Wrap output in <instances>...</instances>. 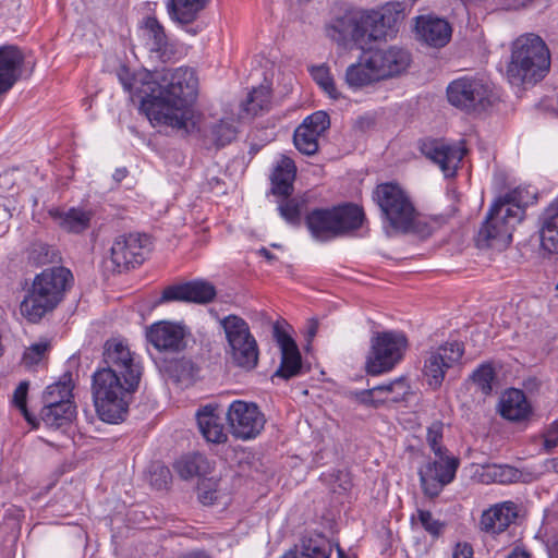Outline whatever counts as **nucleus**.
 Wrapping results in <instances>:
<instances>
[{
    "label": "nucleus",
    "instance_id": "nucleus-36",
    "mask_svg": "<svg viewBox=\"0 0 558 558\" xmlns=\"http://www.w3.org/2000/svg\"><path fill=\"white\" fill-rule=\"evenodd\" d=\"M271 101V92L268 86L260 85L247 95L241 107L246 116H257L260 111L268 110Z\"/></svg>",
    "mask_w": 558,
    "mask_h": 558
},
{
    "label": "nucleus",
    "instance_id": "nucleus-4",
    "mask_svg": "<svg viewBox=\"0 0 558 558\" xmlns=\"http://www.w3.org/2000/svg\"><path fill=\"white\" fill-rule=\"evenodd\" d=\"M73 276L68 268H47L37 275L21 303V313L31 323H38L62 301Z\"/></svg>",
    "mask_w": 558,
    "mask_h": 558
},
{
    "label": "nucleus",
    "instance_id": "nucleus-61",
    "mask_svg": "<svg viewBox=\"0 0 558 558\" xmlns=\"http://www.w3.org/2000/svg\"><path fill=\"white\" fill-rule=\"evenodd\" d=\"M508 558H530V555L525 551L514 550L512 554L508 556Z\"/></svg>",
    "mask_w": 558,
    "mask_h": 558
},
{
    "label": "nucleus",
    "instance_id": "nucleus-37",
    "mask_svg": "<svg viewBox=\"0 0 558 558\" xmlns=\"http://www.w3.org/2000/svg\"><path fill=\"white\" fill-rule=\"evenodd\" d=\"M72 385L70 376L64 375L63 378L46 388L43 400L44 404L54 405L65 402H72Z\"/></svg>",
    "mask_w": 558,
    "mask_h": 558
},
{
    "label": "nucleus",
    "instance_id": "nucleus-48",
    "mask_svg": "<svg viewBox=\"0 0 558 558\" xmlns=\"http://www.w3.org/2000/svg\"><path fill=\"white\" fill-rule=\"evenodd\" d=\"M27 391H28V383L27 381L20 383V385L16 387V389L13 392V403L22 412V414L27 420V422H29L31 424H34L35 418L29 414V412L26 408Z\"/></svg>",
    "mask_w": 558,
    "mask_h": 558
},
{
    "label": "nucleus",
    "instance_id": "nucleus-20",
    "mask_svg": "<svg viewBox=\"0 0 558 558\" xmlns=\"http://www.w3.org/2000/svg\"><path fill=\"white\" fill-rule=\"evenodd\" d=\"M519 507L507 500L498 502L484 510L478 522L482 532L497 535L505 532L518 518Z\"/></svg>",
    "mask_w": 558,
    "mask_h": 558
},
{
    "label": "nucleus",
    "instance_id": "nucleus-18",
    "mask_svg": "<svg viewBox=\"0 0 558 558\" xmlns=\"http://www.w3.org/2000/svg\"><path fill=\"white\" fill-rule=\"evenodd\" d=\"M216 294V288L209 281L193 280L167 287L162 291L157 304L173 301L207 304L215 299Z\"/></svg>",
    "mask_w": 558,
    "mask_h": 558
},
{
    "label": "nucleus",
    "instance_id": "nucleus-29",
    "mask_svg": "<svg viewBox=\"0 0 558 558\" xmlns=\"http://www.w3.org/2000/svg\"><path fill=\"white\" fill-rule=\"evenodd\" d=\"M209 0H169L168 13L174 22L190 24L194 22L199 12L204 10Z\"/></svg>",
    "mask_w": 558,
    "mask_h": 558
},
{
    "label": "nucleus",
    "instance_id": "nucleus-21",
    "mask_svg": "<svg viewBox=\"0 0 558 558\" xmlns=\"http://www.w3.org/2000/svg\"><path fill=\"white\" fill-rule=\"evenodd\" d=\"M275 338L280 347L281 362L272 377L289 380L302 371V357L295 341L278 326L274 329Z\"/></svg>",
    "mask_w": 558,
    "mask_h": 558
},
{
    "label": "nucleus",
    "instance_id": "nucleus-25",
    "mask_svg": "<svg viewBox=\"0 0 558 558\" xmlns=\"http://www.w3.org/2000/svg\"><path fill=\"white\" fill-rule=\"evenodd\" d=\"M498 412L507 421L522 423L530 420L533 409L522 390L511 388L502 393Z\"/></svg>",
    "mask_w": 558,
    "mask_h": 558
},
{
    "label": "nucleus",
    "instance_id": "nucleus-19",
    "mask_svg": "<svg viewBox=\"0 0 558 558\" xmlns=\"http://www.w3.org/2000/svg\"><path fill=\"white\" fill-rule=\"evenodd\" d=\"M423 154L437 163L446 177H452L465 155L466 150L462 143L450 145L441 141L425 143L422 147Z\"/></svg>",
    "mask_w": 558,
    "mask_h": 558
},
{
    "label": "nucleus",
    "instance_id": "nucleus-31",
    "mask_svg": "<svg viewBox=\"0 0 558 558\" xmlns=\"http://www.w3.org/2000/svg\"><path fill=\"white\" fill-rule=\"evenodd\" d=\"M484 475L499 484L527 483L532 480V474L523 472L508 464H490L485 466Z\"/></svg>",
    "mask_w": 558,
    "mask_h": 558
},
{
    "label": "nucleus",
    "instance_id": "nucleus-35",
    "mask_svg": "<svg viewBox=\"0 0 558 558\" xmlns=\"http://www.w3.org/2000/svg\"><path fill=\"white\" fill-rule=\"evenodd\" d=\"M235 136L236 129L232 122L228 120H219L204 131L205 140L217 147L230 144Z\"/></svg>",
    "mask_w": 558,
    "mask_h": 558
},
{
    "label": "nucleus",
    "instance_id": "nucleus-5",
    "mask_svg": "<svg viewBox=\"0 0 558 558\" xmlns=\"http://www.w3.org/2000/svg\"><path fill=\"white\" fill-rule=\"evenodd\" d=\"M138 386L130 387L122 377L102 368L93 375L92 392L96 412L101 421L119 423L123 421L130 402Z\"/></svg>",
    "mask_w": 558,
    "mask_h": 558
},
{
    "label": "nucleus",
    "instance_id": "nucleus-7",
    "mask_svg": "<svg viewBox=\"0 0 558 558\" xmlns=\"http://www.w3.org/2000/svg\"><path fill=\"white\" fill-rule=\"evenodd\" d=\"M364 218L361 207L344 204L327 209H314L306 216L305 223L312 236L324 242L360 229Z\"/></svg>",
    "mask_w": 558,
    "mask_h": 558
},
{
    "label": "nucleus",
    "instance_id": "nucleus-62",
    "mask_svg": "<svg viewBox=\"0 0 558 558\" xmlns=\"http://www.w3.org/2000/svg\"><path fill=\"white\" fill-rule=\"evenodd\" d=\"M182 558H208L205 553H191Z\"/></svg>",
    "mask_w": 558,
    "mask_h": 558
},
{
    "label": "nucleus",
    "instance_id": "nucleus-49",
    "mask_svg": "<svg viewBox=\"0 0 558 558\" xmlns=\"http://www.w3.org/2000/svg\"><path fill=\"white\" fill-rule=\"evenodd\" d=\"M442 439V423L434 422L427 429L426 440L435 454L446 453V448L440 445Z\"/></svg>",
    "mask_w": 558,
    "mask_h": 558
},
{
    "label": "nucleus",
    "instance_id": "nucleus-41",
    "mask_svg": "<svg viewBox=\"0 0 558 558\" xmlns=\"http://www.w3.org/2000/svg\"><path fill=\"white\" fill-rule=\"evenodd\" d=\"M280 197L281 199L278 201V211L280 216L290 225H300L302 202L295 197Z\"/></svg>",
    "mask_w": 558,
    "mask_h": 558
},
{
    "label": "nucleus",
    "instance_id": "nucleus-46",
    "mask_svg": "<svg viewBox=\"0 0 558 558\" xmlns=\"http://www.w3.org/2000/svg\"><path fill=\"white\" fill-rule=\"evenodd\" d=\"M302 124H307L310 132L320 137L330 126L329 116L324 111H316L308 116Z\"/></svg>",
    "mask_w": 558,
    "mask_h": 558
},
{
    "label": "nucleus",
    "instance_id": "nucleus-2",
    "mask_svg": "<svg viewBox=\"0 0 558 558\" xmlns=\"http://www.w3.org/2000/svg\"><path fill=\"white\" fill-rule=\"evenodd\" d=\"M403 10L400 2H387L376 10L343 9L326 25V34L338 45L364 48L392 32Z\"/></svg>",
    "mask_w": 558,
    "mask_h": 558
},
{
    "label": "nucleus",
    "instance_id": "nucleus-33",
    "mask_svg": "<svg viewBox=\"0 0 558 558\" xmlns=\"http://www.w3.org/2000/svg\"><path fill=\"white\" fill-rule=\"evenodd\" d=\"M75 414V408L72 402H65L62 404L44 405L41 409V420L48 426L52 428H59L69 424Z\"/></svg>",
    "mask_w": 558,
    "mask_h": 558
},
{
    "label": "nucleus",
    "instance_id": "nucleus-14",
    "mask_svg": "<svg viewBox=\"0 0 558 558\" xmlns=\"http://www.w3.org/2000/svg\"><path fill=\"white\" fill-rule=\"evenodd\" d=\"M149 244L146 234L129 233L116 238L110 250L111 270L122 272L141 265Z\"/></svg>",
    "mask_w": 558,
    "mask_h": 558
},
{
    "label": "nucleus",
    "instance_id": "nucleus-30",
    "mask_svg": "<svg viewBox=\"0 0 558 558\" xmlns=\"http://www.w3.org/2000/svg\"><path fill=\"white\" fill-rule=\"evenodd\" d=\"M50 215L58 225L68 232L80 233L89 227L92 215L89 211L71 208L63 213L51 210Z\"/></svg>",
    "mask_w": 558,
    "mask_h": 558
},
{
    "label": "nucleus",
    "instance_id": "nucleus-40",
    "mask_svg": "<svg viewBox=\"0 0 558 558\" xmlns=\"http://www.w3.org/2000/svg\"><path fill=\"white\" fill-rule=\"evenodd\" d=\"M147 45L150 51L162 52L167 46V37L163 27L156 17H148L145 23Z\"/></svg>",
    "mask_w": 558,
    "mask_h": 558
},
{
    "label": "nucleus",
    "instance_id": "nucleus-26",
    "mask_svg": "<svg viewBox=\"0 0 558 558\" xmlns=\"http://www.w3.org/2000/svg\"><path fill=\"white\" fill-rule=\"evenodd\" d=\"M218 407L207 404L196 412L197 426L203 437L213 444H223L228 440Z\"/></svg>",
    "mask_w": 558,
    "mask_h": 558
},
{
    "label": "nucleus",
    "instance_id": "nucleus-32",
    "mask_svg": "<svg viewBox=\"0 0 558 558\" xmlns=\"http://www.w3.org/2000/svg\"><path fill=\"white\" fill-rule=\"evenodd\" d=\"M210 469L208 459L201 453L182 457L174 463V470L183 480L204 476L210 472Z\"/></svg>",
    "mask_w": 558,
    "mask_h": 558
},
{
    "label": "nucleus",
    "instance_id": "nucleus-60",
    "mask_svg": "<svg viewBox=\"0 0 558 558\" xmlns=\"http://www.w3.org/2000/svg\"><path fill=\"white\" fill-rule=\"evenodd\" d=\"M259 255L264 256L267 260L271 262L274 260L276 257L272 253H270L267 248L265 247H262L259 251H258Z\"/></svg>",
    "mask_w": 558,
    "mask_h": 558
},
{
    "label": "nucleus",
    "instance_id": "nucleus-51",
    "mask_svg": "<svg viewBox=\"0 0 558 558\" xmlns=\"http://www.w3.org/2000/svg\"><path fill=\"white\" fill-rule=\"evenodd\" d=\"M544 450L551 452L558 446V418L547 426L543 433Z\"/></svg>",
    "mask_w": 558,
    "mask_h": 558
},
{
    "label": "nucleus",
    "instance_id": "nucleus-24",
    "mask_svg": "<svg viewBox=\"0 0 558 558\" xmlns=\"http://www.w3.org/2000/svg\"><path fill=\"white\" fill-rule=\"evenodd\" d=\"M23 63L24 54L17 47H0V94L8 93L20 80Z\"/></svg>",
    "mask_w": 558,
    "mask_h": 558
},
{
    "label": "nucleus",
    "instance_id": "nucleus-17",
    "mask_svg": "<svg viewBox=\"0 0 558 558\" xmlns=\"http://www.w3.org/2000/svg\"><path fill=\"white\" fill-rule=\"evenodd\" d=\"M464 347L461 342H446L430 350L425 359L423 373L433 389L441 386L447 371L462 357Z\"/></svg>",
    "mask_w": 558,
    "mask_h": 558
},
{
    "label": "nucleus",
    "instance_id": "nucleus-3",
    "mask_svg": "<svg viewBox=\"0 0 558 558\" xmlns=\"http://www.w3.org/2000/svg\"><path fill=\"white\" fill-rule=\"evenodd\" d=\"M523 191L514 189L500 195L492 205L476 236L480 248L505 250L512 241L515 227L524 219Z\"/></svg>",
    "mask_w": 558,
    "mask_h": 558
},
{
    "label": "nucleus",
    "instance_id": "nucleus-43",
    "mask_svg": "<svg viewBox=\"0 0 558 558\" xmlns=\"http://www.w3.org/2000/svg\"><path fill=\"white\" fill-rule=\"evenodd\" d=\"M312 76L314 81L333 99H338L340 97V93H338L335 82L330 76L329 70L326 66H316L312 70Z\"/></svg>",
    "mask_w": 558,
    "mask_h": 558
},
{
    "label": "nucleus",
    "instance_id": "nucleus-28",
    "mask_svg": "<svg viewBox=\"0 0 558 558\" xmlns=\"http://www.w3.org/2000/svg\"><path fill=\"white\" fill-rule=\"evenodd\" d=\"M296 166L288 156H281L271 173V192L277 196H290L293 192V182Z\"/></svg>",
    "mask_w": 558,
    "mask_h": 558
},
{
    "label": "nucleus",
    "instance_id": "nucleus-6",
    "mask_svg": "<svg viewBox=\"0 0 558 558\" xmlns=\"http://www.w3.org/2000/svg\"><path fill=\"white\" fill-rule=\"evenodd\" d=\"M550 69V53L544 40L533 34L514 41L508 76L513 84H535Z\"/></svg>",
    "mask_w": 558,
    "mask_h": 558
},
{
    "label": "nucleus",
    "instance_id": "nucleus-22",
    "mask_svg": "<svg viewBox=\"0 0 558 558\" xmlns=\"http://www.w3.org/2000/svg\"><path fill=\"white\" fill-rule=\"evenodd\" d=\"M415 31L420 41L434 48L446 46L452 35L449 22L432 15L417 16Z\"/></svg>",
    "mask_w": 558,
    "mask_h": 558
},
{
    "label": "nucleus",
    "instance_id": "nucleus-57",
    "mask_svg": "<svg viewBox=\"0 0 558 558\" xmlns=\"http://www.w3.org/2000/svg\"><path fill=\"white\" fill-rule=\"evenodd\" d=\"M216 495L215 493H209V492H202L199 493V500L204 504V505H210L213 504V501L216 499Z\"/></svg>",
    "mask_w": 558,
    "mask_h": 558
},
{
    "label": "nucleus",
    "instance_id": "nucleus-15",
    "mask_svg": "<svg viewBox=\"0 0 558 558\" xmlns=\"http://www.w3.org/2000/svg\"><path fill=\"white\" fill-rule=\"evenodd\" d=\"M368 65L379 81L399 77L404 74L411 63L412 56L409 50L399 46H389L371 50Z\"/></svg>",
    "mask_w": 558,
    "mask_h": 558
},
{
    "label": "nucleus",
    "instance_id": "nucleus-13",
    "mask_svg": "<svg viewBox=\"0 0 558 558\" xmlns=\"http://www.w3.org/2000/svg\"><path fill=\"white\" fill-rule=\"evenodd\" d=\"M230 433L236 439L255 438L264 429L266 420L258 407L253 402L233 401L227 411Z\"/></svg>",
    "mask_w": 558,
    "mask_h": 558
},
{
    "label": "nucleus",
    "instance_id": "nucleus-63",
    "mask_svg": "<svg viewBox=\"0 0 558 558\" xmlns=\"http://www.w3.org/2000/svg\"><path fill=\"white\" fill-rule=\"evenodd\" d=\"M550 469L558 473V458H553L549 462Z\"/></svg>",
    "mask_w": 558,
    "mask_h": 558
},
{
    "label": "nucleus",
    "instance_id": "nucleus-8",
    "mask_svg": "<svg viewBox=\"0 0 558 558\" xmlns=\"http://www.w3.org/2000/svg\"><path fill=\"white\" fill-rule=\"evenodd\" d=\"M374 198L395 230L407 233L413 228L416 210L409 196L399 185L393 183L379 184L374 192Z\"/></svg>",
    "mask_w": 558,
    "mask_h": 558
},
{
    "label": "nucleus",
    "instance_id": "nucleus-44",
    "mask_svg": "<svg viewBox=\"0 0 558 558\" xmlns=\"http://www.w3.org/2000/svg\"><path fill=\"white\" fill-rule=\"evenodd\" d=\"M495 378V372L490 364H482L472 375L473 381L477 385L484 395L492 392V383Z\"/></svg>",
    "mask_w": 558,
    "mask_h": 558
},
{
    "label": "nucleus",
    "instance_id": "nucleus-64",
    "mask_svg": "<svg viewBox=\"0 0 558 558\" xmlns=\"http://www.w3.org/2000/svg\"><path fill=\"white\" fill-rule=\"evenodd\" d=\"M281 558H298V555L294 551H289L284 554Z\"/></svg>",
    "mask_w": 558,
    "mask_h": 558
},
{
    "label": "nucleus",
    "instance_id": "nucleus-47",
    "mask_svg": "<svg viewBox=\"0 0 558 558\" xmlns=\"http://www.w3.org/2000/svg\"><path fill=\"white\" fill-rule=\"evenodd\" d=\"M417 518L424 530L432 536L438 537L441 534L445 523L434 519L429 511L417 510Z\"/></svg>",
    "mask_w": 558,
    "mask_h": 558
},
{
    "label": "nucleus",
    "instance_id": "nucleus-53",
    "mask_svg": "<svg viewBox=\"0 0 558 558\" xmlns=\"http://www.w3.org/2000/svg\"><path fill=\"white\" fill-rule=\"evenodd\" d=\"M453 558H473V548L468 543H458L453 550Z\"/></svg>",
    "mask_w": 558,
    "mask_h": 558
},
{
    "label": "nucleus",
    "instance_id": "nucleus-11",
    "mask_svg": "<svg viewBox=\"0 0 558 558\" xmlns=\"http://www.w3.org/2000/svg\"><path fill=\"white\" fill-rule=\"evenodd\" d=\"M408 339L402 332L384 331L372 339V347L366 361V372L379 375L391 371L407 350Z\"/></svg>",
    "mask_w": 558,
    "mask_h": 558
},
{
    "label": "nucleus",
    "instance_id": "nucleus-10",
    "mask_svg": "<svg viewBox=\"0 0 558 558\" xmlns=\"http://www.w3.org/2000/svg\"><path fill=\"white\" fill-rule=\"evenodd\" d=\"M447 98L451 106L461 111L466 113L482 112L492 105L493 90L481 78L463 76L448 85Z\"/></svg>",
    "mask_w": 558,
    "mask_h": 558
},
{
    "label": "nucleus",
    "instance_id": "nucleus-56",
    "mask_svg": "<svg viewBox=\"0 0 558 558\" xmlns=\"http://www.w3.org/2000/svg\"><path fill=\"white\" fill-rule=\"evenodd\" d=\"M360 400L361 402L365 403V404H371V405H374V407H377L378 403L380 402H384L385 400L384 399H377L375 397H378V395H365V390L362 391L360 395Z\"/></svg>",
    "mask_w": 558,
    "mask_h": 558
},
{
    "label": "nucleus",
    "instance_id": "nucleus-45",
    "mask_svg": "<svg viewBox=\"0 0 558 558\" xmlns=\"http://www.w3.org/2000/svg\"><path fill=\"white\" fill-rule=\"evenodd\" d=\"M50 348L48 341H40L28 347L24 354L22 362L26 367H33L37 365L45 357L47 351Z\"/></svg>",
    "mask_w": 558,
    "mask_h": 558
},
{
    "label": "nucleus",
    "instance_id": "nucleus-27",
    "mask_svg": "<svg viewBox=\"0 0 558 558\" xmlns=\"http://www.w3.org/2000/svg\"><path fill=\"white\" fill-rule=\"evenodd\" d=\"M538 232L542 248L558 254V201L550 204L539 217Z\"/></svg>",
    "mask_w": 558,
    "mask_h": 558
},
{
    "label": "nucleus",
    "instance_id": "nucleus-39",
    "mask_svg": "<svg viewBox=\"0 0 558 558\" xmlns=\"http://www.w3.org/2000/svg\"><path fill=\"white\" fill-rule=\"evenodd\" d=\"M318 136L310 132L307 124L299 125L293 135L296 149L304 155H314L318 151Z\"/></svg>",
    "mask_w": 558,
    "mask_h": 558
},
{
    "label": "nucleus",
    "instance_id": "nucleus-55",
    "mask_svg": "<svg viewBox=\"0 0 558 558\" xmlns=\"http://www.w3.org/2000/svg\"><path fill=\"white\" fill-rule=\"evenodd\" d=\"M546 546L549 558H558V534L549 536Z\"/></svg>",
    "mask_w": 558,
    "mask_h": 558
},
{
    "label": "nucleus",
    "instance_id": "nucleus-54",
    "mask_svg": "<svg viewBox=\"0 0 558 558\" xmlns=\"http://www.w3.org/2000/svg\"><path fill=\"white\" fill-rule=\"evenodd\" d=\"M317 330H318V320L316 318L308 319L307 325H306V331H305L307 347L313 341L314 337L317 333Z\"/></svg>",
    "mask_w": 558,
    "mask_h": 558
},
{
    "label": "nucleus",
    "instance_id": "nucleus-38",
    "mask_svg": "<svg viewBox=\"0 0 558 558\" xmlns=\"http://www.w3.org/2000/svg\"><path fill=\"white\" fill-rule=\"evenodd\" d=\"M198 371L197 365L192 360L185 357L175 360L170 365L171 376L175 381L186 386L195 380Z\"/></svg>",
    "mask_w": 558,
    "mask_h": 558
},
{
    "label": "nucleus",
    "instance_id": "nucleus-16",
    "mask_svg": "<svg viewBox=\"0 0 558 558\" xmlns=\"http://www.w3.org/2000/svg\"><path fill=\"white\" fill-rule=\"evenodd\" d=\"M437 459L420 469V482L426 496L437 497L442 488L450 484L459 466V460L445 453L435 454Z\"/></svg>",
    "mask_w": 558,
    "mask_h": 558
},
{
    "label": "nucleus",
    "instance_id": "nucleus-9",
    "mask_svg": "<svg viewBox=\"0 0 558 558\" xmlns=\"http://www.w3.org/2000/svg\"><path fill=\"white\" fill-rule=\"evenodd\" d=\"M234 364L253 369L258 362V345L248 324L238 315H228L220 320Z\"/></svg>",
    "mask_w": 558,
    "mask_h": 558
},
{
    "label": "nucleus",
    "instance_id": "nucleus-52",
    "mask_svg": "<svg viewBox=\"0 0 558 558\" xmlns=\"http://www.w3.org/2000/svg\"><path fill=\"white\" fill-rule=\"evenodd\" d=\"M170 480V471L163 465H155L150 475V483L156 488L161 489L167 487Z\"/></svg>",
    "mask_w": 558,
    "mask_h": 558
},
{
    "label": "nucleus",
    "instance_id": "nucleus-58",
    "mask_svg": "<svg viewBox=\"0 0 558 558\" xmlns=\"http://www.w3.org/2000/svg\"><path fill=\"white\" fill-rule=\"evenodd\" d=\"M11 217L12 214L10 209L7 208L5 206H0V225H3L7 221H9Z\"/></svg>",
    "mask_w": 558,
    "mask_h": 558
},
{
    "label": "nucleus",
    "instance_id": "nucleus-50",
    "mask_svg": "<svg viewBox=\"0 0 558 558\" xmlns=\"http://www.w3.org/2000/svg\"><path fill=\"white\" fill-rule=\"evenodd\" d=\"M408 388L409 387H408L407 383L404 381V379L399 378V379L391 381L387 385H380V386L373 387L368 390H365V395H378V397H379L381 393H388V392H392V391L397 390L398 395L402 396V395L407 393Z\"/></svg>",
    "mask_w": 558,
    "mask_h": 558
},
{
    "label": "nucleus",
    "instance_id": "nucleus-34",
    "mask_svg": "<svg viewBox=\"0 0 558 558\" xmlns=\"http://www.w3.org/2000/svg\"><path fill=\"white\" fill-rule=\"evenodd\" d=\"M345 82L350 87L354 88H360L379 82L373 69L368 65L367 54L363 61L348 66L345 71Z\"/></svg>",
    "mask_w": 558,
    "mask_h": 558
},
{
    "label": "nucleus",
    "instance_id": "nucleus-23",
    "mask_svg": "<svg viewBox=\"0 0 558 558\" xmlns=\"http://www.w3.org/2000/svg\"><path fill=\"white\" fill-rule=\"evenodd\" d=\"M185 329L169 322H160L147 330V340L158 350L180 351L184 348Z\"/></svg>",
    "mask_w": 558,
    "mask_h": 558
},
{
    "label": "nucleus",
    "instance_id": "nucleus-59",
    "mask_svg": "<svg viewBox=\"0 0 558 558\" xmlns=\"http://www.w3.org/2000/svg\"><path fill=\"white\" fill-rule=\"evenodd\" d=\"M126 174H128V171L125 168L117 169L113 173V179L117 182H120L126 177Z\"/></svg>",
    "mask_w": 558,
    "mask_h": 558
},
{
    "label": "nucleus",
    "instance_id": "nucleus-12",
    "mask_svg": "<svg viewBox=\"0 0 558 558\" xmlns=\"http://www.w3.org/2000/svg\"><path fill=\"white\" fill-rule=\"evenodd\" d=\"M102 356V369L122 377L130 387L140 385L142 365L125 343L116 339L108 340Z\"/></svg>",
    "mask_w": 558,
    "mask_h": 558
},
{
    "label": "nucleus",
    "instance_id": "nucleus-1",
    "mask_svg": "<svg viewBox=\"0 0 558 558\" xmlns=\"http://www.w3.org/2000/svg\"><path fill=\"white\" fill-rule=\"evenodd\" d=\"M157 80L160 81L158 95L146 93L141 102L142 110L154 125H167L189 133L195 125L192 106L198 93L194 70H163Z\"/></svg>",
    "mask_w": 558,
    "mask_h": 558
},
{
    "label": "nucleus",
    "instance_id": "nucleus-42",
    "mask_svg": "<svg viewBox=\"0 0 558 558\" xmlns=\"http://www.w3.org/2000/svg\"><path fill=\"white\" fill-rule=\"evenodd\" d=\"M331 546L324 538H310L303 544L302 556L305 558H329L331 555Z\"/></svg>",
    "mask_w": 558,
    "mask_h": 558
}]
</instances>
